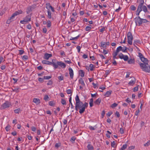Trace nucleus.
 Listing matches in <instances>:
<instances>
[{"label":"nucleus","mask_w":150,"mask_h":150,"mask_svg":"<svg viewBox=\"0 0 150 150\" xmlns=\"http://www.w3.org/2000/svg\"><path fill=\"white\" fill-rule=\"evenodd\" d=\"M75 99L76 101L75 109L76 111L79 110V113L81 114L84 112L86 108L87 107L88 105V103L85 102L83 103L81 101L79 96L77 95H76Z\"/></svg>","instance_id":"f257e3e1"},{"label":"nucleus","mask_w":150,"mask_h":150,"mask_svg":"<svg viewBox=\"0 0 150 150\" xmlns=\"http://www.w3.org/2000/svg\"><path fill=\"white\" fill-rule=\"evenodd\" d=\"M42 63L49 65H52L55 69L58 68L59 66L62 68H65L66 67V64L62 62L58 61L54 59H52V62L43 60L42 61Z\"/></svg>","instance_id":"f03ea898"},{"label":"nucleus","mask_w":150,"mask_h":150,"mask_svg":"<svg viewBox=\"0 0 150 150\" xmlns=\"http://www.w3.org/2000/svg\"><path fill=\"white\" fill-rule=\"evenodd\" d=\"M141 69L143 71L146 72H150V67L148 63H139Z\"/></svg>","instance_id":"7ed1b4c3"},{"label":"nucleus","mask_w":150,"mask_h":150,"mask_svg":"<svg viewBox=\"0 0 150 150\" xmlns=\"http://www.w3.org/2000/svg\"><path fill=\"white\" fill-rule=\"evenodd\" d=\"M11 106V103L8 101H6L5 102L2 104L0 107L1 110L8 108Z\"/></svg>","instance_id":"20e7f679"},{"label":"nucleus","mask_w":150,"mask_h":150,"mask_svg":"<svg viewBox=\"0 0 150 150\" xmlns=\"http://www.w3.org/2000/svg\"><path fill=\"white\" fill-rule=\"evenodd\" d=\"M31 20V16L28 15L23 18V20L21 21L20 23H21L22 24H25L30 21Z\"/></svg>","instance_id":"39448f33"},{"label":"nucleus","mask_w":150,"mask_h":150,"mask_svg":"<svg viewBox=\"0 0 150 150\" xmlns=\"http://www.w3.org/2000/svg\"><path fill=\"white\" fill-rule=\"evenodd\" d=\"M127 42L128 44L131 45L132 44V40L133 37L131 33L130 32H128L127 34Z\"/></svg>","instance_id":"423d86ee"},{"label":"nucleus","mask_w":150,"mask_h":150,"mask_svg":"<svg viewBox=\"0 0 150 150\" xmlns=\"http://www.w3.org/2000/svg\"><path fill=\"white\" fill-rule=\"evenodd\" d=\"M135 22L137 25L140 26L142 24V19L139 16L135 18Z\"/></svg>","instance_id":"0eeeda50"},{"label":"nucleus","mask_w":150,"mask_h":150,"mask_svg":"<svg viewBox=\"0 0 150 150\" xmlns=\"http://www.w3.org/2000/svg\"><path fill=\"white\" fill-rule=\"evenodd\" d=\"M110 45V43L108 41L106 42L102 41L100 42V47L101 49L103 48L106 49L107 46H109Z\"/></svg>","instance_id":"6e6552de"},{"label":"nucleus","mask_w":150,"mask_h":150,"mask_svg":"<svg viewBox=\"0 0 150 150\" xmlns=\"http://www.w3.org/2000/svg\"><path fill=\"white\" fill-rule=\"evenodd\" d=\"M130 80L128 83V84L129 86H133L135 83L136 79L134 77H132L130 78Z\"/></svg>","instance_id":"1a4fd4ad"},{"label":"nucleus","mask_w":150,"mask_h":150,"mask_svg":"<svg viewBox=\"0 0 150 150\" xmlns=\"http://www.w3.org/2000/svg\"><path fill=\"white\" fill-rule=\"evenodd\" d=\"M120 58L123 59L125 61H127L128 59V57L127 55H124L122 53H120L119 54Z\"/></svg>","instance_id":"9d476101"},{"label":"nucleus","mask_w":150,"mask_h":150,"mask_svg":"<svg viewBox=\"0 0 150 150\" xmlns=\"http://www.w3.org/2000/svg\"><path fill=\"white\" fill-rule=\"evenodd\" d=\"M46 8L47 10H50V9L53 12L54 11V10L53 7L49 3H47L46 4Z\"/></svg>","instance_id":"9b49d317"},{"label":"nucleus","mask_w":150,"mask_h":150,"mask_svg":"<svg viewBox=\"0 0 150 150\" xmlns=\"http://www.w3.org/2000/svg\"><path fill=\"white\" fill-rule=\"evenodd\" d=\"M140 44V41L139 40H137L134 41L133 45L139 51V49L137 46V45L138 46Z\"/></svg>","instance_id":"f8f14e48"},{"label":"nucleus","mask_w":150,"mask_h":150,"mask_svg":"<svg viewBox=\"0 0 150 150\" xmlns=\"http://www.w3.org/2000/svg\"><path fill=\"white\" fill-rule=\"evenodd\" d=\"M69 74L70 75V78L71 79H72L73 78L74 75L73 70L71 68L69 67Z\"/></svg>","instance_id":"ddd939ff"},{"label":"nucleus","mask_w":150,"mask_h":150,"mask_svg":"<svg viewBox=\"0 0 150 150\" xmlns=\"http://www.w3.org/2000/svg\"><path fill=\"white\" fill-rule=\"evenodd\" d=\"M52 56V54H51L46 53L45 54L44 59L46 60H48Z\"/></svg>","instance_id":"4468645a"},{"label":"nucleus","mask_w":150,"mask_h":150,"mask_svg":"<svg viewBox=\"0 0 150 150\" xmlns=\"http://www.w3.org/2000/svg\"><path fill=\"white\" fill-rule=\"evenodd\" d=\"M137 2L139 4L138 7H141L142 8L143 5L144 4V0H137Z\"/></svg>","instance_id":"2eb2a0df"},{"label":"nucleus","mask_w":150,"mask_h":150,"mask_svg":"<svg viewBox=\"0 0 150 150\" xmlns=\"http://www.w3.org/2000/svg\"><path fill=\"white\" fill-rule=\"evenodd\" d=\"M15 16H14L13 14L11 16L10 18L7 20L6 23L8 24L10 23L15 18Z\"/></svg>","instance_id":"dca6fc26"},{"label":"nucleus","mask_w":150,"mask_h":150,"mask_svg":"<svg viewBox=\"0 0 150 150\" xmlns=\"http://www.w3.org/2000/svg\"><path fill=\"white\" fill-rule=\"evenodd\" d=\"M142 10V8H141V7H138L136 11V14L137 16H139L140 13Z\"/></svg>","instance_id":"f3484780"},{"label":"nucleus","mask_w":150,"mask_h":150,"mask_svg":"<svg viewBox=\"0 0 150 150\" xmlns=\"http://www.w3.org/2000/svg\"><path fill=\"white\" fill-rule=\"evenodd\" d=\"M79 82L80 84H81L82 86H85V84L84 82L83 79L82 78H80L79 80Z\"/></svg>","instance_id":"a211bd4d"},{"label":"nucleus","mask_w":150,"mask_h":150,"mask_svg":"<svg viewBox=\"0 0 150 150\" xmlns=\"http://www.w3.org/2000/svg\"><path fill=\"white\" fill-rule=\"evenodd\" d=\"M128 63L129 64H134L135 62V60L134 58H131L128 60Z\"/></svg>","instance_id":"6ab92c4d"},{"label":"nucleus","mask_w":150,"mask_h":150,"mask_svg":"<svg viewBox=\"0 0 150 150\" xmlns=\"http://www.w3.org/2000/svg\"><path fill=\"white\" fill-rule=\"evenodd\" d=\"M140 60L142 62H143L142 63H148L149 61L146 58L144 57L142 58V59L141 58Z\"/></svg>","instance_id":"aec40b11"},{"label":"nucleus","mask_w":150,"mask_h":150,"mask_svg":"<svg viewBox=\"0 0 150 150\" xmlns=\"http://www.w3.org/2000/svg\"><path fill=\"white\" fill-rule=\"evenodd\" d=\"M22 13V11L21 10H18L17 11H16L13 14L15 16V17L17 15Z\"/></svg>","instance_id":"412c9836"},{"label":"nucleus","mask_w":150,"mask_h":150,"mask_svg":"<svg viewBox=\"0 0 150 150\" xmlns=\"http://www.w3.org/2000/svg\"><path fill=\"white\" fill-rule=\"evenodd\" d=\"M112 91L111 90L108 91L105 94L104 96L106 97H109L111 94Z\"/></svg>","instance_id":"4be33fe9"},{"label":"nucleus","mask_w":150,"mask_h":150,"mask_svg":"<svg viewBox=\"0 0 150 150\" xmlns=\"http://www.w3.org/2000/svg\"><path fill=\"white\" fill-rule=\"evenodd\" d=\"M101 101V99L100 98H99L97 99L95 102L94 103L96 105H99Z\"/></svg>","instance_id":"5701e85b"},{"label":"nucleus","mask_w":150,"mask_h":150,"mask_svg":"<svg viewBox=\"0 0 150 150\" xmlns=\"http://www.w3.org/2000/svg\"><path fill=\"white\" fill-rule=\"evenodd\" d=\"M33 102L36 104H38L40 103V101L39 99L38 98H34Z\"/></svg>","instance_id":"b1692460"},{"label":"nucleus","mask_w":150,"mask_h":150,"mask_svg":"<svg viewBox=\"0 0 150 150\" xmlns=\"http://www.w3.org/2000/svg\"><path fill=\"white\" fill-rule=\"evenodd\" d=\"M79 76L81 77H83L84 76V73L83 70H80L79 71Z\"/></svg>","instance_id":"393cba45"},{"label":"nucleus","mask_w":150,"mask_h":150,"mask_svg":"<svg viewBox=\"0 0 150 150\" xmlns=\"http://www.w3.org/2000/svg\"><path fill=\"white\" fill-rule=\"evenodd\" d=\"M47 17L49 18L50 19L51 18L52 16L51 14L52 13L50 12V10H47Z\"/></svg>","instance_id":"a878e982"},{"label":"nucleus","mask_w":150,"mask_h":150,"mask_svg":"<svg viewBox=\"0 0 150 150\" xmlns=\"http://www.w3.org/2000/svg\"><path fill=\"white\" fill-rule=\"evenodd\" d=\"M88 150H93V148L92 145L90 144H88L87 146Z\"/></svg>","instance_id":"bb28decb"},{"label":"nucleus","mask_w":150,"mask_h":150,"mask_svg":"<svg viewBox=\"0 0 150 150\" xmlns=\"http://www.w3.org/2000/svg\"><path fill=\"white\" fill-rule=\"evenodd\" d=\"M93 98H91L90 99V100L89 103L90 107H91L93 106Z\"/></svg>","instance_id":"cd10ccee"},{"label":"nucleus","mask_w":150,"mask_h":150,"mask_svg":"<svg viewBox=\"0 0 150 150\" xmlns=\"http://www.w3.org/2000/svg\"><path fill=\"white\" fill-rule=\"evenodd\" d=\"M89 70L91 71H93V70L94 66L92 64H91L89 65Z\"/></svg>","instance_id":"c85d7f7f"},{"label":"nucleus","mask_w":150,"mask_h":150,"mask_svg":"<svg viewBox=\"0 0 150 150\" xmlns=\"http://www.w3.org/2000/svg\"><path fill=\"white\" fill-rule=\"evenodd\" d=\"M91 26H91H86L85 28L86 31H90L92 29Z\"/></svg>","instance_id":"c756f323"},{"label":"nucleus","mask_w":150,"mask_h":150,"mask_svg":"<svg viewBox=\"0 0 150 150\" xmlns=\"http://www.w3.org/2000/svg\"><path fill=\"white\" fill-rule=\"evenodd\" d=\"M127 147V145L126 144H125L123 145L122 147L119 150H124Z\"/></svg>","instance_id":"7c9ffc66"},{"label":"nucleus","mask_w":150,"mask_h":150,"mask_svg":"<svg viewBox=\"0 0 150 150\" xmlns=\"http://www.w3.org/2000/svg\"><path fill=\"white\" fill-rule=\"evenodd\" d=\"M80 36V35H79L75 37H74V38L71 37V38L70 39V40H76L79 38Z\"/></svg>","instance_id":"2f4dec72"},{"label":"nucleus","mask_w":150,"mask_h":150,"mask_svg":"<svg viewBox=\"0 0 150 150\" xmlns=\"http://www.w3.org/2000/svg\"><path fill=\"white\" fill-rule=\"evenodd\" d=\"M143 11L145 13L147 12V10L146 7L145 5H143L142 6Z\"/></svg>","instance_id":"473e14b6"},{"label":"nucleus","mask_w":150,"mask_h":150,"mask_svg":"<svg viewBox=\"0 0 150 150\" xmlns=\"http://www.w3.org/2000/svg\"><path fill=\"white\" fill-rule=\"evenodd\" d=\"M47 27L50 28L51 27V23L50 20H49L47 21Z\"/></svg>","instance_id":"72a5a7b5"},{"label":"nucleus","mask_w":150,"mask_h":150,"mask_svg":"<svg viewBox=\"0 0 150 150\" xmlns=\"http://www.w3.org/2000/svg\"><path fill=\"white\" fill-rule=\"evenodd\" d=\"M14 112L16 114H19L21 112V109L20 108L14 110Z\"/></svg>","instance_id":"f704fd0d"},{"label":"nucleus","mask_w":150,"mask_h":150,"mask_svg":"<svg viewBox=\"0 0 150 150\" xmlns=\"http://www.w3.org/2000/svg\"><path fill=\"white\" fill-rule=\"evenodd\" d=\"M111 146L114 148H116L117 145H116L114 141H113V142H111Z\"/></svg>","instance_id":"c9c22d12"},{"label":"nucleus","mask_w":150,"mask_h":150,"mask_svg":"<svg viewBox=\"0 0 150 150\" xmlns=\"http://www.w3.org/2000/svg\"><path fill=\"white\" fill-rule=\"evenodd\" d=\"M10 128L11 126L9 125H8L5 127V129L6 131L8 132L10 130Z\"/></svg>","instance_id":"e433bc0d"},{"label":"nucleus","mask_w":150,"mask_h":150,"mask_svg":"<svg viewBox=\"0 0 150 150\" xmlns=\"http://www.w3.org/2000/svg\"><path fill=\"white\" fill-rule=\"evenodd\" d=\"M122 47L121 46H119L117 48L116 51L117 52H119L120 51H122Z\"/></svg>","instance_id":"4c0bfd02"},{"label":"nucleus","mask_w":150,"mask_h":150,"mask_svg":"<svg viewBox=\"0 0 150 150\" xmlns=\"http://www.w3.org/2000/svg\"><path fill=\"white\" fill-rule=\"evenodd\" d=\"M61 145V143H57L55 145V146L57 148H58Z\"/></svg>","instance_id":"58836bf2"},{"label":"nucleus","mask_w":150,"mask_h":150,"mask_svg":"<svg viewBox=\"0 0 150 150\" xmlns=\"http://www.w3.org/2000/svg\"><path fill=\"white\" fill-rule=\"evenodd\" d=\"M111 71L109 70H106L105 72V77L107 76L110 73Z\"/></svg>","instance_id":"ea45409f"},{"label":"nucleus","mask_w":150,"mask_h":150,"mask_svg":"<svg viewBox=\"0 0 150 150\" xmlns=\"http://www.w3.org/2000/svg\"><path fill=\"white\" fill-rule=\"evenodd\" d=\"M118 105V104H117L116 103H114L113 104H112L111 106V107L112 108H113L115 107H116Z\"/></svg>","instance_id":"a19ab883"},{"label":"nucleus","mask_w":150,"mask_h":150,"mask_svg":"<svg viewBox=\"0 0 150 150\" xmlns=\"http://www.w3.org/2000/svg\"><path fill=\"white\" fill-rule=\"evenodd\" d=\"M61 103L63 105H66V100L63 99H61Z\"/></svg>","instance_id":"79ce46f5"},{"label":"nucleus","mask_w":150,"mask_h":150,"mask_svg":"<svg viewBox=\"0 0 150 150\" xmlns=\"http://www.w3.org/2000/svg\"><path fill=\"white\" fill-rule=\"evenodd\" d=\"M14 88V91L16 92H18V90L19 89H20L18 87H13Z\"/></svg>","instance_id":"37998d69"},{"label":"nucleus","mask_w":150,"mask_h":150,"mask_svg":"<svg viewBox=\"0 0 150 150\" xmlns=\"http://www.w3.org/2000/svg\"><path fill=\"white\" fill-rule=\"evenodd\" d=\"M22 59L23 60H25L28 59V57L27 55H24L23 56Z\"/></svg>","instance_id":"c03bdc74"},{"label":"nucleus","mask_w":150,"mask_h":150,"mask_svg":"<svg viewBox=\"0 0 150 150\" xmlns=\"http://www.w3.org/2000/svg\"><path fill=\"white\" fill-rule=\"evenodd\" d=\"M132 11H134L136 9V7L134 5H132L130 7Z\"/></svg>","instance_id":"a18cd8bd"},{"label":"nucleus","mask_w":150,"mask_h":150,"mask_svg":"<svg viewBox=\"0 0 150 150\" xmlns=\"http://www.w3.org/2000/svg\"><path fill=\"white\" fill-rule=\"evenodd\" d=\"M49 104L50 106H53L54 105V103L53 101H51L49 102Z\"/></svg>","instance_id":"49530a36"},{"label":"nucleus","mask_w":150,"mask_h":150,"mask_svg":"<svg viewBox=\"0 0 150 150\" xmlns=\"http://www.w3.org/2000/svg\"><path fill=\"white\" fill-rule=\"evenodd\" d=\"M150 144V141H148L146 143L144 144L145 146H148Z\"/></svg>","instance_id":"de8ad7c7"},{"label":"nucleus","mask_w":150,"mask_h":150,"mask_svg":"<svg viewBox=\"0 0 150 150\" xmlns=\"http://www.w3.org/2000/svg\"><path fill=\"white\" fill-rule=\"evenodd\" d=\"M138 56V57H139L140 59H141V58L142 59V58L144 57L143 54L141 53L140 52L139 53Z\"/></svg>","instance_id":"09e8293b"},{"label":"nucleus","mask_w":150,"mask_h":150,"mask_svg":"<svg viewBox=\"0 0 150 150\" xmlns=\"http://www.w3.org/2000/svg\"><path fill=\"white\" fill-rule=\"evenodd\" d=\"M140 112V110L139 109H138V110H136L135 112V115L136 116H137Z\"/></svg>","instance_id":"8fccbe9b"},{"label":"nucleus","mask_w":150,"mask_h":150,"mask_svg":"<svg viewBox=\"0 0 150 150\" xmlns=\"http://www.w3.org/2000/svg\"><path fill=\"white\" fill-rule=\"evenodd\" d=\"M119 131L121 134H123L124 133V130L123 128H120Z\"/></svg>","instance_id":"3c124183"},{"label":"nucleus","mask_w":150,"mask_h":150,"mask_svg":"<svg viewBox=\"0 0 150 150\" xmlns=\"http://www.w3.org/2000/svg\"><path fill=\"white\" fill-rule=\"evenodd\" d=\"M76 48L77 50V51H78V52H79H79L80 51L81 47L79 46H77Z\"/></svg>","instance_id":"603ef678"},{"label":"nucleus","mask_w":150,"mask_h":150,"mask_svg":"<svg viewBox=\"0 0 150 150\" xmlns=\"http://www.w3.org/2000/svg\"><path fill=\"white\" fill-rule=\"evenodd\" d=\"M67 93L68 94H72V91L71 89H68L67 90Z\"/></svg>","instance_id":"864d4df0"},{"label":"nucleus","mask_w":150,"mask_h":150,"mask_svg":"<svg viewBox=\"0 0 150 150\" xmlns=\"http://www.w3.org/2000/svg\"><path fill=\"white\" fill-rule=\"evenodd\" d=\"M52 84V82L51 80L47 82V84L48 85H51Z\"/></svg>","instance_id":"5fc2aeb1"},{"label":"nucleus","mask_w":150,"mask_h":150,"mask_svg":"<svg viewBox=\"0 0 150 150\" xmlns=\"http://www.w3.org/2000/svg\"><path fill=\"white\" fill-rule=\"evenodd\" d=\"M51 78V77L50 76H44V79L48 80Z\"/></svg>","instance_id":"6e6d98bb"},{"label":"nucleus","mask_w":150,"mask_h":150,"mask_svg":"<svg viewBox=\"0 0 150 150\" xmlns=\"http://www.w3.org/2000/svg\"><path fill=\"white\" fill-rule=\"evenodd\" d=\"M31 129L33 132H35L36 130V128L34 126H32L31 127Z\"/></svg>","instance_id":"4d7b16f0"},{"label":"nucleus","mask_w":150,"mask_h":150,"mask_svg":"<svg viewBox=\"0 0 150 150\" xmlns=\"http://www.w3.org/2000/svg\"><path fill=\"white\" fill-rule=\"evenodd\" d=\"M127 50V47H124L123 48L122 47V51L123 52H125Z\"/></svg>","instance_id":"13d9d810"},{"label":"nucleus","mask_w":150,"mask_h":150,"mask_svg":"<svg viewBox=\"0 0 150 150\" xmlns=\"http://www.w3.org/2000/svg\"><path fill=\"white\" fill-rule=\"evenodd\" d=\"M43 32L44 33H46L47 32V29L45 27L44 28L42 29Z\"/></svg>","instance_id":"bf43d9fd"},{"label":"nucleus","mask_w":150,"mask_h":150,"mask_svg":"<svg viewBox=\"0 0 150 150\" xmlns=\"http://www.w3.org/2000/svg\"><path fill=\"white\" fill-rule=\"evenodd\" d=\"M58 79L60 81H62L63 80L64 77L62 76H60L58 77Z\"/></svg>","instance_id":"052dcab7"},{"label":"nucleus","mask_w":150,"mask_h":150,"mask_svg":"<svg viewBox=\"0 0 150 150\" xmlns=\"http://www.w3.org/2000/svg\"><path fill=\"white\" fill-rule=\"evenodd\" d=\"M102 53L104 54H106L108 53V51L107 50H106L105 49H103V52Z\"/></svg>","instance_id":"680f3d73"},{"label":"nucleus","mask_w":150,"mask_h":150,"mask_svg":"<svg viewBox=\"0 0 150 150\" xmlns=\"http://www.w3.org/2000/svg\"><path fill=\"white\" fill-rule=\"evenodd\" d=\"M19 54L20 55L23 54L24 53V51L23 50H19Z\"/></svg>","instance_id":"e2e57ef3"},{"label":"nucleus","mask_w":150,"mask_h":150,"mask_svg":"<svg viewBox=\"0 0 150 150\" xmlns=\"http://www.w3.org/2000/svg\"><path fill=\"white\" fill-rule=\"evenodd\" d=\"M138 86H136L134 87L133 89V91L134 92L138 91Z\"/></svg>","instance_id":"0e129e2a"},{"label":"nucleus","mask_w":150,"mask_h":150,"mask_svg":"<svg viewBox=\"0 0 150 150\" xmlns=\"http://www.w3.org/2000/svg\"><path fill=\"white\" fill-rule=\"evenodd\" d=\"M89 128L90 129L92 130H94L95 129V128H94V127H92L91 126H89Z\"/></svg>","instance_id":"69168bd1"},{"label":"nucleus","mask_w":150,"mask_h":150,"mask_svg":"<svg viewBox=\"0 0 150 150\" xmlns=\"http://www.w3.org/2000/svg\"><path fill=\"white\" fill-rule=\"evenodd\" d=\"M135 148V146H129V150H132V149H134Z\"/></svg>","instance_id":"338daca9"},{"label":"nucleus","mask_w":150,"mask_h":150,"mask_svg":"<svg viewBox=\"0 0 150 150\" xmlns=\"http://www.w3.org/2000/svg\"><path fill=\"white\" fill-rule=\"evenodd\" d=\"M118 52H117V51L116 50L115 52L112 54L113 56H117L118 54Z\"/></svg>","instance_id":"774afa93"}]
</instances>
